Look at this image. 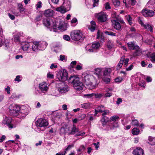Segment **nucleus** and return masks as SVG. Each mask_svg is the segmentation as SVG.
Masks as SVG:
<instances>
[{
    "label": "nucleus",
    "mask_w": 155,
    "mask_h": 155,
    "mask_svg": "<svg viewBox=\"0 0 155 155\" xmlns=\"http://www.w3.org/2000/svg\"><path fill=\"white\" fill-rule=\"evenodd\" d=\"M43 24L51 31H56L58 29L61 31H64L66 30L67 28L64 25V22L60 20L57 21L51 18L44 19L43 20Z\"/></svg>",
    "instance_id": "nucleus-1"
},
{
    "label": "nucleus",
    "mask_w": 155,
    "mask_h": 155,
    "mask_svg": "<svg viewBox=\"0 0 155 155\" xmlns=\"http://www.w3.org/2000/svg\"><path fill=\"white\" fill-rule=\"evenodd\" d=\"M82 78V81L87 85L89 86V88L90 89H93L97 86V78L94 76L89 74H83Z\"/></svg>",
    "instance_id": "nucleus-2"
},
{
    "label": "nucleus",
    "mask_w": 155,
    "mask_h": 155,
    "mask_svg": "<svg viewBox=\"0 0 155 155\" xmlns=\"http://www.w3.org/2000/svg\"><path fill=\"white\" fill-rule=\"evenodd\" d=\"M68 81L73 85L74 88L77 91H80L83 89V84L81 82L79 77L77 76H71L68 79Z\"/></svg>",
    "instance_id": "nucleus-3"
},
{
    "label": "nucleus",
    "mask_w": 155,
    "mask_h": 155,
    "mask_svg": "<svg viewBox=\"0 0 155 155\" xmlns=\"http://www.w3.org/2000/svg\"><path fill=\"white\" fill-rule=\"evenodd\" d=\"M127 46L129 49L130 50H135V52L133 54V56L136 57L141 55L142 51L138 46L135 44L134 42H130L127 43Z\"/></svg>",
    "instance_id": "nucleus-4"
},
{
    "label": "nucleus",
    "mask_w": 155,
    "mask_h": 155,
    "mask_svg": "<svg viewBox=\"0 0 155 155\" xmlns=\"http://www.w3.org/2000/svg\"><path fill=\"white\" fill-rule=\"evenodd\" d=\"M56 87L59 92L61 94L68 92L69 90L68 86L63 82L57 84Z\"/></svg>",
    "instance_id": "nucleus-5"
},
{
    "label": "nucleus",
    "mask_w": 155,
    "mask_h": 155,
    "mask_svg": "<svg viewBox=\"0 0 155 155\" xmlns=\"http://www.w3.org/2000/svg\"><path fill=\"white\" fill-rule=\"evenodd\" d=\"M47 45V44L45 41H43L42 43L34 42L32 45V49L35 51H36L38 49L43 50Z\"/></svg>",
    "instance_id": "nucleus-6"
},
{
    "label": "nucleus",
    "mask_w": 155,
    "mask_h": 155,
    "mask_svg": "<svg viewBox=\"0 0 155 155\" xmlns=\"http://www.w3.org/2000/svg\"><path fill=\"white\" fill-rule=\"evenodd\" d=\"M20 107L15 104H10L8 108L10 114L12 115L17 117L18 114V113L20 109Z\"/></svg>",
    "instance_id": "nucleus-7"
},
{
    "label": "nucleus",
    "mask_w": 155,
    "mask_h": 155,
    "mask_svg": "<svg viewBox=\"0 0 155 155\" xmlns=\"http://www.w3.org/2000/svg\"><path fill=\"white\" fill-rule=\"evenodd\" d=\"M28 109L25 106L22 105L20 107L18 115L17 117L18 118H22L25 117L28 114Z\"/></svg>",
    "instance_id": "nucleus-8"
},
{
    "label": "nucleus",
    "mask_w": 155,
    "mask_h": 155,
    "mask_svg": "<svg viewBox=\"0 0 155 155\" xmlns=\"http://www.w3.org/2000/svg\"><path fill=\"white\" fill-rule=\"evenodd\" d=\"M68 77V73L64 69L59 71L57 74V78L60 81L64 82L66 81Z\"/></svg>",
    "instance_id": "nucleus-9"
},
{
    "label": "nucleus",
    "mask_w": 155,
    "mask_h": 155,
    "mask_svg": "<svg viewBox=\"0 0 155 155\" xmlns=\"http://www.w3.org/2000/svg\"><path fill=\"white\" fill-rule=\"evenodd\" d=\"M112 21L113 26L117 30H120L121 28V25L124 24V23L123 20L119 18L112 20Z\"/></svg>",
    "instance_id": "nucleus-10"
},
{
    "label": "nucleus",
    "mask_w": 155,
    "mask_h": 155,
    "mask_svg": "<svg viewBox=\"0 0 155 155\" xmlns=\"http://www.w3.org/2000/svg\"><path fill=\"white\" fill-rule=\"evenodd\" d=\"M71 39L73 40L78 41L81 39L82 34L79 30H75L71 32Z\"/></svg>",
    "instance_id": "nucleus-11"
},
{
    "label": "nucleus",
    "mask_w": 155,
    "mask_h": 155,
    "mask_svg": "<svg viewBox=\"0 0 155 155\" xmlns=\"http://www.w3.org/2000/svg\"><path fill=\"white\" fill-rule=\"evenodd\" d=\"M12 118L9 117L5 116L2 120V123L4 125H6L9 129H11L15 127L11 124Z\"/></svg>",
    "instance_id": "nucleus-12"
},
{
    "label": "nucleus",
    "mask_w": 155,
    "mask_h": 155,
    "mask_svg": "<svg viewBox=\"0 0 155 155\" xmlns=\"http://www.w3.org/2000/svg\"><path fill=\"white\" fill-rule=\"evenodd\" d=\"M138 21L141 26L144 27L146 29L149 31L150 32H152L153 31V26L152 25L149 24V23L144 24L143 20L140 17L138 18Z\"/></svg>",
    "instance_id": "nucleus-13"
},
{
    "label": "nucleus",
    "mask_w": 155,
    "mask_h": 155,
    "mask_svg": "<svg viewBox=\"0 0 155 155\" xmlns=\"http://www.w3.org/2000/svg\"><path fill=\"white\" fill-rule=\"evenodd\" d=\"M96 16L98 21L101 22L105 21L107 19V15L106 13L101 12L96 14Z\"/></svg>",
    "instance_id": "nucleus-14"
},
{
    "label": "nucleus",
    "mask_w": 155,
    "mask_h": 155,
    "mask_svg": "<svg viewBox=\"0 0 155 155\" xmlns=\"http://www.w3.org/2000/svg\"><path fill=\"white\" fill-rule=\"evenodd\" d=\"M36 124L38 127H44L48 125V123L46 120L40 118L37 120L36 122Z\"/></svg>",
    "instance_id": "nucleus-15"
},
{
    "label": "nucleus",
    "mask_w": 155,
    "mask_h": 155,
    "mask_svg": "<svg viewBox=\"0 0 155 155\" xmlns=\"http://www.w3.org/2000/svg\"><path fill=\"white\" fill-rule=\"evenodd\" d=\"M142 15L145 17H151L154 15V11L148 9H144L141 12Z\"/></svg>",
    "instance_id": "nucleus-16"
},
{
    "label": "nucleus",
    "mask_w": 155,
    "mask_h": 155,
    "mask_svg": "<svg viewBox=\"0 0 155 155\" xmlns=\"http://www.w3.org/2000/svg\"><path fill=\"white\" fill-rule=\"evenodd\" d=\"M39 87L42 91H46L48 89V84L45 82H42L40 84Z\"/></svg>",
    "instance_id": "nucleus-17"
},
{
    "label": "nucleus",
    "mask_w": 155,
    "mask_h": 155,
    "mask_svg": "<svg viewBox=\"0 0 155 155\" xmlns=\"http://www.w3.org/2000/svg\"><path fill=\"white\" fill-rule=\"evenodd\" d=\"M143 150L140 147L137 148L133 151V153L134 155H143Z\"/></svg>",
    "instance_id": "nucleus-18"
},
{
    "label": "nucleus",
    "mask_w": 155,
    "mask_h": 155,
    "mask_svg": "<svg viewBox=\"0 0 155 155\" xmlns=\"http://www.w3.org/2000/svg\"><path fill=\"white\" fill-rule=\"evenodd\" d=\"M62 5L67 10L69 11L71 8V2L68 0H64Z\"/></svg>",
    "instance_id": "nucleus-19"
},
{
    "label": "nucleus",
    "mask_w": 155,
    "mask_h": 155,
    "mask_svg": "<svg viewBox=\"0 0 155 155\" xmlns=\"http://www.w3.org/2000/svg\"><path fill=\"white\" fill-rule=\"evenodd\" d=\"M119 117L117 116H114L111 117L110 119V122L114 121L116 125H114V127H118L117 119Z\"/></svg>",
    "instance_id": "nucleus-20"
},
{
    "label": "nucleus",
    "mask_w": 155,
    "mask_h": 155,
    "mask_svg": "<svg viewBox=\"0 0 155 155\" xmlns=\"http://www.w3.org/2000/svg\"><path fill=\"white\" fill-rule=\"evenodd\" d=\"M102 69L100 68H97L94 70V74L96 75L98 78L102 77Z\"/></svg>",
    "instance_id": "nucleus-21"
},
{
    "label": "nucleus",
    "mask_w": 155,
    "mask_h": 155,
    "mask_svg": "<svg viewBox=\"0 0 155 155\" xmlns=\"http://www.w3.org/2000/svg\"><path fill=\"white\" fill-rule=\"evenodd\" d=\"M147 55L152 62H155V53H149L147 54Z\"/></svg>",
    "instance_id": "nucleus-22"
},
{
    "label": "nucleus",
    "mask_w": 155,
    "mask_h": 155,
    "mask_svg": "<svg viewBox=\"0 0 155 155\" xmlns=\"http://www.w3.org/2000/svg\"><path fill=\"white\" fill-rule=\"evenodd\" d=\"M22 49L24 51H26L29 47L30 44L29 43L26 42H22L21 44Z\"/></svg>",
    "instance_id": "nucleus-23"
},
{
    "label": "nucleus",
    "mask_w": 155,
    "mask_h": 155,
    "mask_svg": "<svg viewBox=\"0 0 155 155\" xmlns=\"http://www.w3.org/2000/svg\"><path fill=\"white\" fill-rule=\"evenodd\" d=\"M54 11L51 9H48L45 11L44 14L46 17L52 16L53 14Z\"/></svg>",
    "instance_id": "nucleus-24"
},
{
    "label": "nucleus",
    "mask_w": 155,
    "mask_h": 155,
    "mask_svg": "<svg viewBox=\"0 0 155 155\" xmlns=\"http://www.w3.org/2000/svg\"><path fill=\"white\" fill-rule=\"evenodd\" d=\"M56 10L57 11L60 12L62 13H64L68 11L63 5L60 7L57 8Z\"/></svg>",
    "instance_id": "nucleus-25"
},
{
    "label": "nucleus",
    "mask_w": 155,
    "mask_h": 155,
    "mask_svg": "<svg viewBox=\"0 0 155 155\" xmlns=\"http://www.w3.org/2000/svg\"><path fill=\"white\" fill-rule=\"evenodd\" d=\"M69 128H65L64 127H61L60 129V134L61 135H64L66 133H68V131H69Z\"/></svg>",
    "instance_id": "nucleus-26"
},
{
    "label": "nucleus",
    "mask_w": 155,
    "mask_h": 155,
    "mask_svg": "<svg viewBox=\"0 0 155 155\" xmlns=\"http://www.w3.org/2000/svg\"><path fill=\"white\" fill-rule=\"evenodd\" d=\"M23 35L22 33H18L16 35H15L14 40L15 42H19L20 41V37Z\"/></svg>",
    "instance_id": "nucleus-27"
},
{
    "label": "nucleus",
    "mask_w": 155,
    "mask_h": 155,
    "mask_svg": "<svg viewBox=\"0 0 155 155\" xmlns=\"http://www.w3.org/2000/svg\"><path fill=\"white\" fill-rule=\"evenodd\" d=\"M124 60V57L121 58L120 61L117 66V70H118L121 68L123 64Z\"/></svg>",
    "instance_id": "nucleus-28"
},
{
    "label": "nucleus",
    "mask_w": 155,
    "mask_h": 155,
    "mask_svg": "<svg viewBox=\"0 0 155 155\" xmlns=\"http://www.w3.org/2000/svg\"><path fill=\"white\" fill-rule=\"evenodd\" d=\"M78 131V129L76 127H74L71 128V131H69L68 132V135L74 134Z\"/></svg>",
    "instance_id": "nucleus-29"
},
{
    "label": "nucleus",
    "mask_w": 155,
    "mask_h": 155,
    "mask_svg": "<svg viewBox=\"0 0 155 155\" xmlns=\"http://www.w3.org/2000/svg\"><path fill=\"white\" fill-rule=\"evenodd\" d=\"M114 46L113 42L112 40H108L107 41V46L109 50L111 49Z\"/></svg>",
    "instance_id": "nucleus-30"
},
{
    "label": "nucleus",
    "mask_w": 155,
    "mask_h": 155,
    "mask_svg": "<svg viewBox=\"0 0 155 155\" xmlns=\"http://www.w3.org/2000/svg\"><path fill=\"white\" fill-rule=\"evenodd\" d=\"M111 69L110 68H105L103 71V75L105 76L110 74L111 72Z\"/></svg>",
    "instance_id": "nucleus-31"
},
{
    "label": "nucleus",
    "mask_w": 155,
    "mask_h": 155,
    "mask_svg": "<svg viewBox=\"0 0 155 155\" xmlns=\"http://www.w3.org/2000/svg\"><path fill=\"white\" fill-rule=\"evenodd\" d=\"M109 121H110V119L105 116H103L101 119V122L103 125H105L106 123Z\"/></svg>",
    "instance_id": "nucleus-32"
},
{
    "label": "nucleus",
    "mask_w": 155,
    "mask_h": 155,
    "mask_svg": "<svg viewBox=\"0 0 155 155\" xmlns=\"http://www.w3.org/2000/svg\"><path fill=\"white\" fill-rule=\"evenodd\" d=\"M97 38L101 39L102 40H104V37L103 33L99 30L97 32Z\"/></svg>",
    "instance_id": "nucleus-33"
},
{
    "label": "nucleus",
    "mask_w": 155,
    "mask_h": 155,
    "mask_svg": "<svg viewBox=\"0 0 155 155\" xmlns=\"http://www.w3.org/2000/svg\"><path fill=\"white\" fill-rule=\"evenodd\" d=\"M113 4L115 7H118L120 4L119 0H112Z\"/></svg>",
    "instance_id": "nucleus-34"
},
{
    "label": "nucleus",
    "mask_w": 155,
    "mask_h": 155,
    "mask_svg": "<svg viewBox=\"0 0 155 155\" xmlns=\"http://www.w3.org/2000/svg\"><path fill=\"white\" fill-rule=\"evenodd\" d=\"M104 106L103 105H100L97 108V109H95V111L96 112L97 111L100 112H102L104 111Z\"/></svg>",
    "instance_id": "nucleus-35"
},
{
    "label": "nucleus",
    "mask_w": 155,
    "mask_h": 155,
    "mask_svg": "<svg viewBox=\"0 0 155 155\" xmlns=\"http://www.w3.org/2000/svg\"><path fill=\"white\" fill-rule=\"evenodd\" d=\"M140 130L139 129L137 128H134L132 130V133L134 135H137L139 134Z\"/></svg>",
    "instance_id": "nucleus-36"
},
{
    "label": "nucleus",
    "mask_w": 155,
    "mask_h": 155,
    "mask_svg": "<svg viewBox=\"0 0 155 155\" xmlns=\"http://www.w3.org/2000/svg\"><path fill=\"white\" fill-rule=\"evenodd\" d=\"M100 47V44L98 42L93 43L92 45V47L94 49H98Z\"/></svg>",
    "instance_id": "nucleus-37"
},
{
    "label": "nucleus",
    "mask_w": 155,
    "mask_h": 155,
    "mask_svg": "<svg viewBox=\"0 0 155 155\" xmlns=\"http://www.w3.org/2000/svg\"><path fill=\"white\" fill-rule=\"evenodd\" d=\"M18 9L20 13H22L25 12V9L23 7V5L21 4H18Z\"/></svg>",
    "instance_id": "nucleus-38"
},
{
    "label": "nucleus",
    "mask_w": 155,
    "mask_h": 155,
    "mask_svg": "<svg viewBox=\"0 0 155 155\" xmlns=\"http://www.w3.org/2000/svg\"><path fill=\"white\" fill-rule=\"evenodd\" d=\"M81 106L82 108L84 109H87L90 107V104L89 103L82 104Z\"/></svg>",
    "instance_id": "nucleus-39"
},
{
    "label": "nucleus",
    "mask_w": 155,
    "mask_h": 155,
    "mask_svg": "<svg viewBox=\"0 0 155 155\" xmlns=\"http://www.w3.org/2000/svg\"><path fill=\"white\" fill-rule=\"evenodd\" d=\"M0 44H2V45H5L7 48H8L9 47V42L8 40H5L4 42L2 41Z\"/></svg>",
    "instance_id": "nucleus-40"
},
{
    "label": "nucleus",
    "mask_w": 155,
    "mask_h": 155,
    "mask_svg": "<svg viewBox=\"0 0 155 155\" xmlns=\"http://www.w3.org/2000/svg\"><path fill=\"white\" fill-rule=\"evenodd\" d=\"M105 76L103 75V76H102V77L101 78L104 82L106 83H107L110 82V79L109 78H105Z\"/></svg>",
    "instance_id": "nucleus-41"
},
{
    "label": "nucleus",
    "mask_w": 155,
    "mask_h": 155,
    "mask_svg": "<svg viewBox=\"0 0 155 155\" xmlns=\"http://www.w3.org/2000/svg\"><path fill=\"white\" fill-rule=\"evenodd\" d=\"M104 32L105 34H106L108 35H110L112 36H117L116 33L111 31H105Z\"/></svg>",
    "instance_id": "nucleus-42"
},
{
    "label": "nucleus",
    "mask_w": 155,
    "mask_h": 155,
    "mask_svg": "<svg viewBox=\"0 0 155 155\" xmlns=\"http://www.w3.org/2000/svg\"><path fill=\"white\" fill-rule=\"evenodd\" d=\"M85 149V148L84 145L81 146L79 149L77 150V151L78 152H82Z\"/></svg>",
    "instance_id": "nucleus-43"
},
{
    "label": "nucleus",
    "mask_w": 155,
    "mask_h": 155,
    "mask_svg": "<svg viewBox=\"0 0 155 155\" xmlns=\"http://www.w3.org/2000/svg\"><path fill=\"white\" fill-rule=\"evenodd\" d=\"M131 124L134 126H137L139 125L138 121L136 120H133Z\"/></svg>",
    "instance_id": "nucleus-44"
},
{
    "label": "nucleus",
    "mask_w": 155,
    "mask_h": 155,
    "mask_svg": "<svg viewBox=\"0 0 155 155\" xmlns=\"http://www.w3.org/2000/svg\"><path fill=\"white\" fill-rule=\"evenodd\" d=\"M149 140L150 141L152 142V143L151 144L152 145H155V138L150 137Z\"/></svg>",
    "instance_id": "nucleus-45"
},
{
    "label": "nucleus",
    "mask_w": 155,
    "mask_h": 155,
    "mask_svg": "<svg viewBox=\"0 0 155 155\" xmlns=\"http://www.w3.org/2000/svg\"><path fill=\"white\" fill-rule=\"evenodd\" d=\"M123 80V78L122 77H118L115 79V81L117 83L120 82Z\"/></svg>",
    "instance_id": "nucleus-46"
},
{
    "label": "nucleus",
    "mask_w": 155,
    "mask_h": 155,
    "mask_svg": "<svg viewBox=\"0 0 155 155\" xmlns=\"http://www.w3.org/2000/svg\"><path fill=\"white\" fill-rule=\"evenodd\" d=\"M153 41L154 42H155V39L154 38H153L152 40L150 39L148 40H147L146 41V42L149 45H151L152 44Z\"/></svg>",
    "instance_id": "nucleus-47"
},
{
    "label": "nucleus",
    "mask_w": 155,
    "mask_h": 155,
    "mask_svg": "<svg viewBox=\"0 0 155 155\" xmlns=\"http://www.w3.org/2000/svg\"><path fill=\"white\" fill-rule=\"evenodd\" d=\"M94 95V93H92L90 94H85L84 95V96L87 97V98H91Z\"/></svg>",
    "instance_id": "nucleus-48"
},
{
    "label": "nucleus",
    "mask_w": 155,
    "mask_h": 155,
    "mask_svg": "<svg viewBox=\"0 0 155 155\" xmlns=\"http://www.w3.org/2000/svg\"><path fill=\"white\" fill-rule=\"evenodd\" d=\"M93 0V6L94 7H95L96 6H97V5L98 4V2H99V0Z\"/></svg>",
    "instance_id": "nucleus-49"
},
{
    "label": "nucleus",
    "mask_w": 155,
    "mask_h": 155,
    "mask_svg": "<svg viewBox=\"0 0 155 155\" xmlns=\"http://www.w3.org/2000/svg\"><path fill=\"white\" fill-rule=\"evenodd\" d=\"M50 67L51 69L56 68L58 67V66L57 64L53 63L51 64Z\"/></svg>",
    "instance_id": "nucleus-50"
},
{
    "label": "nucleus",
    "mask_w": 155,
    "mask_h": 155,
    "mask_svg": "<svg viewBox=\"0 0 155 155\" xmlns=\"http://www.w3.org/2000/svg\"><path fill=\"white\" fill-rule=\"evenodd\" d=\"M85 133L82 132H80L75 134V136H82L85 134Z\"/></svg>",
    "instance_id": "nucleus-51"
},
{
    "label": "nucleus",
    "mask_w": 155,
    "mask_h": 155,
    "mask_svg": "<svg viewBox=\"0 0 155 155\" xmlns=\"http://www.w3.org/2000/svg\"><path fill=\"white\" fill-rule=\"evenodd\" d=\"M129 2L132 6L135 5L136 3V2L135 0H129Z\"/></svg>",
    "instance_id": "nucleus-52"
},
{
    "label": "nucleus",
    "mask_w": 155,
    "mask_h": 155,
    "mask_svg": "<svg viewBox=\"0 0 155 155\" xmlns=\"http://www.w3.org/2000/svg\"><path fill=\"white\" fill-rule=\"evenodd\" d=\"M63 38L67 41H68L70 39V37L68 35H64L63 36Z\"/></svg>",
    "instance_id": "nucleus-53"
},
{
    "label": "nucleus",
    "mask_w": 155,
    "mask_h": 155,
    "mask_svg": "<svg viewBox=\"0 0 155 155\" xmlns=\"http://www.w3.org/2000/svg\"><path fill=\"white\" fill-rule=\"evenodd\" d=\"M87 117L89 118V120L90 121H92L93 120V118L91 114H87Z\"/></svg>",
    "instance_id": "nucleus-54"
},
{
    "label": "nucleus",
    "mask_w": 155,
    "mask_h": 155,
    "mask_svg": "<svg viewBox=\"0 0 155 155\" xmlns=\"http://www.w3.org/2000/svg\"><path fill=\"white\" fill-rule=\"evenodd\" d=\"M124 65L125 67H126L128 64V63L129 61V59L128 58H127L125 60L124 59Z\"/></svg>",
    "instance_id": "nucleus-55"
},
{
    "label": "nucleus",
    "mask_w": 155,
    "mask_h": 155,
    "mask_svg": "<svg viewBox=\"0 0 155 155\" xmlns=\"http://www.w3.org/2000/svg\"><path fill=\"white\" fill-rule=\"evenodd\" d=\"M89 29L91 31H94L95 29V26L91 25L89 27Z\"/></svg>",
    "instance_id": "nucleus-56"
},
{
    "label": "nucleus",
    "mask_w": 155,
    "mask_h": 155,
    "mask_svg": "<svg viewBox=\"0 0 155 155\" xmlns=\"http://www.w3.org/2000/svg\"><path fill=\"white\" fill-rule=\"evenodd\" d=\"M47 76L48 78H54L53 74L50 73H49L47 74Z\"/></svg>",
    "instance_id": "nucleus-57"
},
{
    "label": "nucleus",
    "mask_w": 155,
    "mask_h": 155,
    "mask_svg": "<svg viewBox=\"0 0 155 155\" xmlns=\"http://www.w3.org/2000/svg\"><path fill=\"white\" fill-rule=\"evenodd\" d=\"M86 117V115L85 114H82L79 117V119L80 120H82L85 118Z\"/></svg>",
    "instance_id": "nucleus-58"
},
{
    "label": "nucleus",
    "mask_w": 155,
    "mask_h": 155,
    "mask_svg": "<svg viewBox=\"0 0 155 155\" xmlns=\"http://www.w3.org/2000/svg\"><path fill=\"white\" fill-rule=\"evenodd\" d=\"M102 95L101 94H94V95L96 98H100L102 97Z\"/></svg>",
    "instance_id": "nucleus-59"
},
{
    "label": "nucleus",
    "mask_w": 155,
    "mask_h": 155,
    "mask_svg": "<svg viewBox=\"0 0 155 155\" xmlns=\"http://www.w3.org/2000/svg\"><path fill=\"white\" fill-rule=\"evenodd\" d=\"M5 91L7 92L8 94H9L10 93V88L9 86H8L5 89Z\"/></svg>",
    "instance_id": "nucleus-60"
},
{
    "label": "nucleus",
    "mask_w": 155,
    "mask_h": 155,
    "mask_svg": "<svg viewBox=\"0 0 155 155\" xmlns=\"http://www.w3.org/2000/svg\"><path fill=\"white\" fill-rule=\"evenodd\" d=\"M78 21L77 19L75 18H74L71 20V23H74L77 22Z\"/></svg>",
    "instance_id": "nucleus-61"
},
{
    "label": "nucleus",
    "mask_w": 155,
    "mask_h": 155,
    "mask_svg": "<svg viewBox=\"0 0 155 155\" xmlns=\"http://www.w3.org/2000/svg\"><path fill=\"white\" fill-rule=\"evenodd\" d=\"M105 8L106 9H110V4L108 2H107L105 4Z\"/></svg>",
    "instance_id": "nucleus-62"
},
{
    "label": "nucleus",
    "mask_w": 155,
    "mask_h": 155,
    "mask_svg": "<svg viewBox=\"0 0 155 155\" xmlns=\"http://www.w3.org/2000/svg\"><path fill=\"white\" fill-rule=\"evenodd\" d=\"M82 67L80 65L78 64L77 65L75 68L76 70H80L82 69Z\"/></svg>",
    "instance_id": "nucleus-63"
},
{
    "label": "nucleus",
    "mask_w": 155,
    "mask_h": 155,
    "mask_svg": "<svg viewBox=\"0 0 155 155\" xmlns=\"http://www.w3.org/2000/svg\"><path fill=\"white\" fill-rule=\"evenodd\" d=\"M37 7L36 9H37L38 8H40L41 7V2H39L38 3L37 5Z\"/></svg>",
    "instance_id": "nucleus-64"
}]
</instances>
